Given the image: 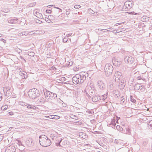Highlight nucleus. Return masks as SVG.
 Here are the masks:
<instances>
[{
	"mask_svg": "<svg viewBox=\"0 0 152 152\" xmlns=\"http://www.w3.org/2000/svg\"><path fill=\"white\" fill-rule=\"evenodd\" d=\"M39 142L40 145L43 147H47L51 143L50 140L45 135H41L39 137Z\"/></svg>",
	"mask_w": 152,
	"mask_h": 152,
	"instance_id": "nucleus-1",
	"label": "nucleus"
},
{
	"mask_svg": "<svg viewBox=\"0 0 152 152\" xmlns=\"http://www.w3.org/2000/svg\"><path fill=\"white\" fill-rule=\"evenodd\" d=\"M28 93L29 97L32 99L36 98L37 97L39 96L40 95L39 91L36 88L30 89Z\"/></svg>",
	"mask_w": 152,
	"mask_h": 152,
	"instance_id": "nucleus-2",
	"label": "nucleus"
},
{
	"mask_svg": "<svg viewBox=\"0 0 152 152\" xmlns=\"http://www.w3.org/2000/svg\"><path fill=\"white\" fill-rule=\"evenodd\" d=\"M45 99H48L50 100L55 99L57 97V94L51 92L46 89L43 90Z\"/></svg>",
	"mask_w": 152,
	"mask_h": 152,
	"instance_id": "nucleus-3",
	"label": "nucleus"
},
{
	"mask_svg": "<svg viewBox=\"0 0 152 152\" xmlns=\"http://www.w3.org/2000/svg\"><path fill=\"white\" fill-rule=\"evenodd\" d=\"M113 69V67L111 64L109 63L106 64L104 68L106 76L107 77H109L112 74Z\"/></svg>",
	"mask_w": 152,
	"mask_h": 152,
	"instance_id": "nucleus-4",
	"label": "nucleus"
},
{
	"mask_svg": "<svg viewBox=\"0 0 152 152\" xmlns=\"http://www.w3.org/2000/svg\"><path fill=\"white\" fill-rule=\"evenodd\" d=\"M72 81L75 84H77L82 83L81 75L79 74H76L72 78Z\"/></svg>",
	"mask_w": 152,
	"mask_h": 152,
	"instance_id": "nucleus-5",
	"label": "nucleus"
},
{
	"mask_svg": "<svg viewBox=\"0 0 152 152\" xmlns=\"http://www.w3.org/2000/svg\"><path fill=\"white\" fill-rule=\"evenodd\" d=\"M113 78L114 79L115 81L116 82H118L120 81V79L122 77L121 73L119 71H115L114 72Z\"/></svg>",
	"mask_w": 152,
	"mask_h": 152,
	"instance_id": "nucleus-6",
	"label": "nucleus"
},
{
	"mask_svg": "<svg viewBox=\"0 0 152 152\" xmlns=\"http://www.w3.org/2000/svg\"><path fill=\"white\" fill-rule=\"evenodd\" d=\"M59 141L58 143L56 142V144L57 145H59L61 147H63L65 146L67 143L68 141L66 140H63L61 138H59L58 139Z\"/></svg>",
	"mask_w": 152,
	"mask_h": 152,
	"instance_id": "nucleus-7",
	"label": "nucleus"
},
{
	"mask_svg": "<svg viewBox=\"0 0 152 152\" xmlns=\"http://www.w3.org/2000/svg\"><path fill=\"white\" fill-rule=\"evenodd\" d=\"M124 61L126 63L132 64L134 61V59L132 56H126L124 58Z\"/></svg>",
	"mask_w": 152,
	"mask_h": 152,
	"instance_id": "nucleus-8",
	"label": "nucleus"
},
{
	"mask_svg": "<svg viewBox=\"0 0 152 152\" xmlns=\"http://www.w3.org/2000/svg\"><path fill=\"white\" fill-rule=\"evenodd\" d=\"M16 150L13 145H11L8 146L6 150V152H15Z\"/></svg>",
	"mask_w": 152,
	"mask_h": 152,
	"instance_id": "nucleus-9",
	"label": "nucleus"
},
{
	"mask_svg": "<svg viewBox=\"0 0 152 152\" xmlns=\"http://www.w3.org/2000/svg\"><path fill=\"white\" fill-rule=\"evenodd\" d=\"M124 6L127 9H130L132 7V3L130 1H127L125 3Z\"/></svg>",
	"mask_w": 152,
	"mask_h": 152,
	"instance_id": "nucleus-10",
	"label": "nucleus"
},
{
	"mask_svg": "<svg viewBox=\"0 0 152 152\" xmlns=\"http://www.w3.org/2000/svg\"><path fill=\"white\" fill-rule=\"evenodd\" d=\"M101 97L98 96H94L92 98V101L96 102L101 99Z\"/></svg>",
	"mask_w": 152,
	"mask_h": 152,
	"instance_id": "nucleus-11",
	"label": "nucleus"
},
{
	"mask_svg": "<svg viewBox=\"0 0 152 152\" xmlns=\"http://www.w3.org/2000/svg\"><path fill=\"white\" fill-rule=\"evenodd\" d=\"M33 140L32 139H29L26 141L27 144L29 146H32L33 145L34 143L33 142Z\"/></svg>",
	"mask_w": 152,
	"mask_h": 152,
	"instance_id": "nucleus-12",
	"label": "nucleus"
},
{
	"mask_svg": "<svg viewBox=\"0 0 152 152\" xmlns=\"http://www.w3.org/2000/svg\"><path fill=\"white\" fill-rule=\"evenodd\" d=\"M34 15L36 16L38 18H40V19H42L43 18L42 15L41 14H40L39 12H34Z\"/></svg>",
	"mask_w": 152,
	"mask_h": 152,
	"instance_id": "nucleus-13",
	"label": "nucleus"
},
{
	"mask_svg": "<svg viewBox=\"0 0 152 152\" xmlns=\"http://www.w3.org/2000/svg\"><path fill=\"white\" fill-rule=\"evenodd\" d=\"M149 17H147L146 16H144L141 18V20L142 21L146 22L149 20Z\"/></svg>",
	"mask_w": 152,
	"mask_h": 152,
	"instance_id": "nucleus-14",
	"label": "nucleus"
},
{
	"mask_svg": "<svg viewBox=\"0 0 152 152\" xmlns=\"http://www.w3.org/2000/svg\"><path fill=\"white\" fill-rule=\"evenodd\" d=\"M125 86V84L124 83H119V88L120 89H123Z\"/></svg>",
	"mask_w": 152,
	"mask_h": 152,
	"instance_id": "nucleus-15",
	"label": "nucleus"
},
{
	"mask_svg": "<svg viewBox=\"0 0 152 152\" xmlns=\"http://www.w3.org/2000/svg\"><path fill=\"white\" fill-rule=\"evenodd\" d=\"M141 85L139 83L136 84L134 86V88L135 90H137L140 89V86Z\"/></svg>",
	"mask_w": 152,
	"mask_h": 152,
	"instance_id": "nucleus-16",
	"label": "nucleus"
},
{
	"mask_svg": "<svg viewBox=\"0 0 152 152\" xmlns=\"http://www.w3.org/2000/svg\"><path fill=\"white\" fill-rule=\"evenodd\" d=\"M18 103L20 105L23 106H25L28 105V104L27 103L23 101H19Z\"/></svg>",
	"mask_w": 152,
	"mask_h": 152,
	"instance_id": "nucleus-17",
	"label": "nucleus"
},
{
	"mask_svg": "<svg viewBox=\"0 0 152 152\" xmlns=\"http://www.w3.org/2000/svg\"><path fill=\"white\" fill-rule=\"evenodd\" d=\"M10 89V87L9 86H7L4 88L3 91L5 93V92H9V91Z\"/></svg>",
	"mask_w": 152,
	"mask_h": 152,
	"instance_id": "nucleus-18",
	"label": "nucleus"
},
{
	"mask_svg": "<svg viewBox=\"0 0 152 152\" xmlns=\"http://www.w3.org/2000/svg\"><path fill=\"white\" fill-rule=\"evenodd\" d=\"M116 128L118 130L122 132H123V129L122 127H121L120 125H117L116 126Z\"/></svg>",
	"mask_w": 152,
	"mask_h": 152,
	"instance_id": "nucleus-19",
	"label": "nucleus"
},
{
	"mask_svg": "<svg viewBox=\"0 0 152 152\" xmlns=\"http://www.w3.org/2000/svg\"><path fill=\"white\" fill-rule=\"evenodd\" d=\"M10 20H9L10 21ZM10 22L9 21V22L10 23H15L17 22V19L16 18H15L14 19H12L10 20Z\"/></svg>",
	"mask_w": 152,
	"mask_h": 152,
	"instance_id": "nucleus-20",
	"label": "nucleus"
},
{
	"mask_svg": "<svg viewBox=\"0 0 152 152\" xmlns=\"http://www.w3.org/2000/svg\"><path fill=\"white\" fill-rule=\"evenodd\" d=\"M115 120L114 119L111 122V125H112V127L113 128L115 129V128L116 127L115 125L116 124L115 123Z\"/></svg>",
	"mask_w": 152,
	"mask_h": 152,
	"instance_id": "nucleus-21",
	"label": "nucleus"
},
{
	"mask_svg": "<svg viewBox=\"0 0 152 152\" xmlns=\"http://www.w3.org/2000/svg\"><path fill=\"white\" fill-rule=\"evenodd\" d=\"M71 39H62V40L64 42H69V41L71 42Z\"/></svg>",
	"mask_w": 152,
	"mask_h": 152,
	"instance_id": "nucleus-22",
	"label": "nucleus"
},
{
	"mask_svg": "<svg viewBox=\"0 0 152 152\" xmlns=\"http://www.w3.org/2000/svg\"><path fill=\"white\" fill-rule=\"evenodd\" d=\"M19 34H20V36H23L24 35H25V36H28V35H30L29 33V34H28L26 32H22L20 33Z\"/></svg>",
	"mask_w": 152,
	"mask_h": 152,
	"instance_id": "nucleus-23",
	"label": "nucleus"
},
{
	"mask_svg": "<svg viewBox=\"0 0 152 152\" xmlns=\"http://www.w3.org/2000/svg\"><path fill=\"white\" fill-rule=\"evenodd\" d=\"M130 98L131 101L133 103H135L136 102V100L132 96H131Z\"/></svg>",
	"mask_w": 152,
	"mask_h": 152,
	"instance_id": "nucleus-24",
	"label": "nucleus"
},
{
	"mask_svg": "<svg viewBox=\"0 0 152 152\" xmlns=\"http://www.w3.org/2000/svg\"><path fill=\"white\" fill-rule=\"evenodd\" d=\"M107 96L106 94H104L102 95V100L103 101L105 100V99L107 98Z\"/></svg>",
	"mask_w": 152,
	"mask_h": 152,
	"instance_id": "nucleus-25",
	"label": "nucleus"
},
{
	"mask_svg": "<svg viewBox=\"0 0 152 152\" xmlns=\"http://www.w3.org/2000/svg\"><path fill=\"white\" fill-rule=\"evenodd\" d=\"M26 107L28 109H34V107L32 105H31L30 104H28V105Z\"/></svg>",
	"mask_w": 152,
	"mask_h": 152,
	"instance_id": "nucleus-26",
	"label": "nucleus"
},
{
	"mask_svg": "<svg viewBox=\"0 0 152 152\" xmlns=\"http://www.w3.org/2000/svg\"><path fill=\"white\" fill-rule=\"evenodd\" d=\"M82 77V83L83 82V81L85 80L86 78V77L85 75H81Z\"/></svg>",
	"mask_w": 152,
	"mask_h": 152,
	"instance_id": "nucleus-27",
	"label": "nucleus"
},
{
	"mask_svg": "<svg viewBox=\"0 0 152 152\" xmlns=\"http://www.w3.org/2000/svg\"><path fill=\"white\" fill-rule=\"evenodd\" d=\"M36 4V3L35 2H32L31 3H30L29 4V6L30 7H32L34 6Z\"/></svg>",
	"mask_w": 152,
	"mask_h": 152,
	"instance_id": "nucleus-28",
	"label": "nucleus"
},
{
	"mask_svg": "<svg viewBox=\"0 0 152 152\" xmlns=\"http://www.w3.org/2000/svg\"><path fill=\"white\" fill-rule=\"evenodd\" d=\"M7 105H5L4 106H3L1 107V110H6L7 109Z\"/></svg>",
	"mask_w": 152,
	"mask_h": 152,
	"instance_id": "nucleus-29",
	"label": "nucleus"
},
{
	"mask_svg": "<svg viewBox=\"0 0 152 152\" xmlns=\"http://www.w3.org/2000/svg\"><path fill=\"white\" fill-rule=\"evenodd\" d=\"M48 18L50 20H54L55 19V17L52 15H49L48 16Z\"/></svg>",
	"mask_w": 152,
	"mask_h": 152,
	"instance_id": "nucleus-30",
	"label": "nucleus"
},
{
	"mask_svg": "<svg viewBox=\"0 0 152 152\" xmlns=\"http://www.w3.org/2000/svg\"><path fill=\"white\" fill-rule=\"evenodd\" d=\"M45 20L47 22H48L49 23H50V22H51V20H50V19H49V18H45Z\"/></svg>",
	"mask_w": 152,
	"mask_h": 152,
	"instance_id": "nucleus-31",
	"label": "nucleus"
},
{
	"mask_svg": "<svg viewBox=\"0 0 152 152\" xmlns=\"http://www.w3.org/2000/svg\"><path fill=\"white\" fill-rule=\"evenodd\" d=\"M39 101L40 102H44L46 101V99L42 97L40 99Z\"/></svg>",
	"mask_w": 152,
	"mask_h": 152,
	"instance_id": "nucleus-32",
	"label": "nucleus"
},
{
	"mask_svg": "<svg viewBox=\"0 0 152 152\" xmlns=\"http://www.w3.org/2000/svg\"><path fill=\"white\" fill-rule=\"evenodd\" d=\"M123 97H124L122 96L120 99L121 103H123L124 102V98Z\"/></svg>",
	"mask_w": 152,
	"mask_h": 152,
	"instance_id": "nucleus-33",
	"label": "nucleus"
},
{
	"mask_svg": "<svg viewBox=\"0 0 152 152\" xmlns=\"http://www.w3.org/2000/svg\"><path fill=\"white\" fill-rule=\"evenodd\" d=\"M34 53L32 52L29 53L28 54L29 56H31L32 57L34 55Z\"/></svg>",
	"mask_w": 152,
	"mask_h": 152,
	"instance_id": "nucleus-34",
	"label": "nucleus"
},
{
	"mask_svg": "<svg viewBox=\"0 0 152 152\" xmlns=\"http://www.w3.org/2000/svg\"><path fill=\"white\" fill-rule=\"evenodd\" d=\"M124 80L123 79V78H122V77L121 78H120L119 82H118V83H124Z\"/></svg>",
	"mask_w": 152,
	"mask_h": 152,
	"instance_id": "nucleus-35",
	"label": "nucleus"
},
{
	"mask_svg": "<svg viewBox=\"0 0 152 152\" xmlns=\"http://www.w3.org/2000/svg\"><path fill=\"white\" fill-rule=\"evenodd\" d=\"M74 7L75 9H79L81 7L80 5H75Z\"/></svg>",
	"mask_w": 152,
	"mask_h": 152,
	"instance_id": "nucleus-36",
	"label": "nucleus"
},
{
	"mask_svg": "<svg viewBox=\"0 0 152 152\" xmlns=\"http://www.w3.org/2000/svg\"><path fill=\"white\" fill-rule=\"evenodd\" d=\"M147 143H148L147 141H144L143 142L142 145L144 146H145L147 144Z\"/></svg>",
	"mask_w": 152,
	"mask_h": 152,
	"instance_id": "nucleus-37",
	"label": "nucleus"
},
{
	"mask_svg": "<svg viewBox=\"0 0 152 152\" xmlns=\"http://www.w3.org/2000/svg\"><path fill=\"white\" fill-rule=\"evenodd\" d=\"M119 140L115 139L114 141V143L116 144H118L119 143Z\"/></svg>",
	"mask_w": 152,
	"mask_h": 152,
	"instance_id": "nucleus-38",
	"label": "nucleus"
},
{
	"mask_svg": "<svg viewBox=\"0 0 152 152\" xmlns=\"http://www.w3.org/2000/svg\"><path fill=\"white\" fill-rule=\"evenodd\" d=\"M57 101H58L59 102L60 104H63V103H64V102L62 100H61V99H60V98H59L58 99Z\"/></svg>",
	"mask_w": 152,
	"mask_h": 152,
	"instance_id": "nucleus-39",
	"label": "nucleus"
},
{
	"mask_svg": "<svg viewBox=\"0 0 152 152\" xmlns=\"http://www.w3.org/2000/svg\"><path fill=\"white\" fill-rule=\"evenodd\" d=\"M3 94L0 92V101H1L3 98Z\"/></svg>",
	"mask_w": 152,
	"mask_h": 152,
	"instance_id": "nucleus-40",
	"label": "nucleus"
},
{
	"mask_svg": "<svg viewBox=\"0 0 152 152\" xmlns=\"http://www.w3.org/2000/svg\"><path fill=\"white\" fill-rule=\"evenodd\" d=\"M46 12L48 13H51L52 11L50 10L47 9L46 11Z\"/></svg>",
	"mask_w": 152,
	"mask_h": 152,
	"instance_id": "nucleus-41",
	"label": "nucleus"
},
{
	"mask_svg": "<svg viewBox=\"0 0 152 152\" xmlns=\"http://www.w3.org/2000/svg\"><path fill=\"white\" fill-rule=\"evenodd\" d=\"M16 50L18 53H20L21 52L22 50L20 49H19L18 48H17L16 49Z\"/></svg>",
	"mask_w": 152,
	"mask_h": 152,
	"instance_id": "nucleus-42",
	"label": "nucleus"
},
{
	"mask_svg": "<svg viewBox=\"0 0 152 152\" xmlns=\"http://www.w3.org/2000/svg\"><path fill=\"white\" fill-rule=\"evenodd\" d=\"M88 11L90 12V13H91L93 14H94V12L92 10H91V9H89L88 10Z\"/></svg>",
	"mask_w": 152,
	"mask_h": 152,
	"instance_id": "nucleus-43",
	"label": "nucleus"
},
{
	"mask_svg": "<svg viewBox=\"0 0 152 152\" xmlns=\"http://www.w3.org/2000/svg\"><path fill=\"white\" fill-rule=\"evenodd\" d=\"M108 30H107V31H111V32H113V31H114L113 29V28H109Z\"/></svg>",
	"mask_w": 152,
	"mask_h": 152,
	"instance_id": "nucleus-44",
	"label": "nucleus"
},
{
	"mask_svg": "<svg viewBox=\"0 0 152 152\" xmlns=\"http://www.w3.org/2000/svg\"><path fill=\"white\" fill-rule=\"evenodd\" d=\"M148 125H150V126L152 127V120L151 121L148 123Z\"/></svg>",
	"mask_w": 152,
	"mask_h": 152,
	"instance_id": "nucleus-45",
	"label": "nucleus"
},
{
	"mask_svg": "<svg viewBox=\"0 0 152 152\" xmlns=\"http://www.w3.org/2000/svg\"><path fill=\"white\" fill-rule=\"evenodd\" d=\"M51 69H52L53 70H56V67L55 66H52L51 67Z\"/></svg>",
	"mask_w": 152,
	"mask_h": 152,
	"instance_id": "nucleus-46",
	"label": "nucleus"
},
{
	"mask_svg": "<svg viewBox=\"0 0 152 152\" xmlns=\"http://www.w3.org/2000/svg\"><path fill=\"white\" fill-rule=\"evenodd\" d=\"M36 22L39 23H42V21L39 20H37L36 21Z\"/></svg>",
	"mask_w": 152,
	"mask_h": 152,
	"instance_id": "nucleus-47",
	"label": "nucleus"
},
{
	"mask_svg": "<svg viewBox=\"0 0 152 152\" xmlns=\"http://www.w3.org/2000/svg\"><path fill=\"white\" fill-rule=\"evenodd\" d=\"M0 41L3 42L4 43L6 42V40L4 39H0Z\"/></svg>",
	"mask_w": 152,
	"mask_h": 152,
	"instance_id": "nucleus-48",
	"label": "nucleus"
},
{
	"mask_svg": "<svg viewBox=\"0 0 152 152\" xmlns=\"http://www.w3.org/2000/svg\"><path fill=\"white\" fill-rule=\"evenodd\" d=\"M130 14H132V15H137V14H138L137 13H135V12H130Z\"/></svg>",
	"mask_w": 152,
	"mask_h": 152,
	"instance_id": "nucleus-49",
	"label": "nucleus"
},
{
	"mask_svg": "<svg viewBox=\"0 0 152 152\" xmlns=\"http://www.w3.org/2000/svg\"><path fill=\"white\" fill-rule=\"evenodd\" d=\"M124 23V22H122L121 23H116L115 25L116 26H118V25H121V24H123Z\"/></svg>",
	"mask_w": 152,
	"mask_h": 152,
	"instance_id": "nucleus-50",
	"label": "nucleus"
},
{
	"mask_svg": "<svg viewBox=\"0 0 152 152\" xmlns=\"http://www.w3.org/2000/svg\"><path fill=\"white\" fill-rule=\"evenodd\" d=\"M8 113H9V115H12L14 114L12 112H10Z\"/></svg>",
	"mask_w": 152,
	"mask_h": 152,
	"instance_id": "nucleus-51",
	"label": "nucleus"
},
{
	"mask_svg": "<svg viewBox=\"0 0 152 152\" xmlns=\"http://www.w3.org/2000/svg\"><path fill=\"white\" fill-rule=\"evenodd\" d=\"M88 113L89 114H92L93 113H94V112L92 111H89L88 112Z\"/></svg>",
	"mask_w": 152,
	"mask_h": 152,
	"instance_id": "nucleus-52",
	"label": "nucleus"
},
{
	"mask_svg": "<svg viewBox=\"0 0 152 152\" xmlns=\"http://www.w3.org/2000/svg\"><path fill=\"white\" fill-rule=\"evenodd\" d=\"M70 13H69V11H66V14L67 15H69V14Z\"/></svg>",
	"mask_w": 152,
	"mask_h": 152,
	"instance_id": "nucleus-53",
	"label": "nucleus"
},
{
	"mask_svg": "<svg viewBox=\"0 0 152 152\" xmlns=\"http://www.w3.org/2000/svg\"><path fill=\"white\" fill-rule=\"evenodd\" d=\"M73 64V63L72 61L69 62V65L70 66H71Z\"/></svg>",
	"mask_w": 152,
	"mask_h": 152,
	"instance_id": "nucleus-54",
	"label": "nucleus"
},
{
	"mask_svg": "<svg viewBox=\"0 0 152 152\" xmlns=\"http://www.w3.org/2000/svg\"><path fill=\"white\" fill-rule=\"evenodd\" d=\"M72 34H66V37H70L71 35Z\"/></svg>",
	"mask_w": 152,
	"mask_h": 152,
	"instance_id": "nucleus-55",
	"label": "nucleus"
},
{
	"mask_svg": "<svg viewBox=\"0 0 152 152\" xmlns=\"http://www.w3.org/2000/svg\"><path fill=\"white\" fill-rule=\"evenodd\" d=\"M106 29H105V30H106ZM104 29H100V28H99V29H98V30H99V31H102L103 30H104Z\"/></svg>",
	"mask_w": 152,
	"mask_h": 152,
	"instance_id": "nucleus-56",
	"label": "nucleus"
},
{
	"mask_svg": "<svg viewBox=\"0 0 152 152\" xmlns=\"http://www.w3.org/2000/svg\"><path fill=\"white\" fill-rule=\"evenodd\" d=\"M137 79L138 80H140L141 79V77H140H140H137Z\"/></svg>",
	"mask_w": 152,
	"mask_h": 152,
	"instance_id": "nucleus-57",
	"label": "nucleus"
},
{
	"mask_svg": "<svg viewBox=\"0 0 152 152\" xmlns=\"http://www.w3.org/2000/svg\"><path fill=\"white\" fill-rule=\"evenodd\" d=\"M62 106L63 107H65L66 106V105L64 104V103H63V104H62Z\"/></svg>",
	"mask_w": 152,
	"mask_h": 152,
	"instance_id": "nucleus-58",
	"label": "nucleus"
},
{
	"mask_svg": "<svg viewBox=\"0 0 152 152\" xmlns=\"http://www.w3.org/2000/svg\"><path fill=\"white\" fill-rule=\"evenodd\" d=\"M144 87V86L141 85L140 86V89H142Z\"/></svg>",
	"mask_w": 152,
	"mask_h": 152,
	"instance_id": "nucleus-59",
	"label": "nucleus"
},
{
	"mask_svg": "<svg viewBox=\"0 0 152 152\" xmlns=\"http://www.w3.org/2000/svg\"><path fill=\"white\" fill-rule=\"evenodd\" d=\"M6 92V94H8L9 95H10V91H9V92Z\"/></svg>",
	"mask_w": 152,
	"mask_h": 152,
	"instance_id": "nucleus-60",
	"label": "nucleus"
},
{
	"mask_svg": "<svg viewBox=\"0 0 152 152\" xmlns=\"http://www.w3.org/2000/svg\"><path fill=\"white\" fill-rule=\"evenodd\" d=\"M75 69V71H78V69H77V68H76V69Z\"/></svg>",
	"mask_w": 152,
	"mask_h": 152,
	"instance_id": "nucleus-61",
	"label": "nucleus"
},
{
	"mask_svg": "<svg viewBox=\"0 0 152 152\" xmlns=\"http://www.w3.org/2000/svg\"><path fill=\"white\" fill-rule=\"evenodd\" d=\"M65 79V77H62V80H64Z\"/></svg>",
	"mask_w": 152,
	"mask_h": 152,
	"instance_id": "nucleus-62",
	"label": "nucleus"
},
{
	"mask_svg": "<svg viewBox=\"0 0 152 152\" xmlns=\"http://www.w3.org/2000/svg\"><path fill=\"white\" fill-rule=\"evenodd\" d=\"M55 8H57V9H59V10H61V9H60V8H58V7H56Z\"/></svg>",
	"mask_w": 152,
	"mask_h": 152,
	"instance_id": "nucleus-63",
	"label": "nucleus"
},
{
	"mask_svg": "<svg viewBox=\"0 0 152 152\" xmlns=\"http://www.w3.org/2000/svg\"><path fill=\"white\" fill-rule=\"evenodd\" d=\"M50 5H48V6H47V7H48L50 8Z\"/></svg>",
	"mask_w": 152,
	"mask_h": 152,
	"instance_id": "nucleus-64",
	"label": "nucleus"
}]
</instances>
